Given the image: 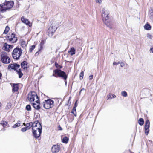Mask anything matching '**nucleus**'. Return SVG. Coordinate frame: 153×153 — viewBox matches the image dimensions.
<instances>
[{
  "label": "nucleus",
  "mask_w": 153,
  "mask_h": 153,
  "mask_svg": "<svg viewBox=\"0 0 153 153\" xmlns=\"http://www.w3.org/2000/svg\"><path fill=\"white\" fill-rule=\"evenodd\" d=\"M150 124L149 120L147 119L145 122L144 126L145 133L146 135L148 134L149 132Z\"/></svg>",
  "instance_id": "obj_10"
},
{
  "label": "nucleus",
  "mask_w": 153,
  "mask_h": 153,
  "mask_svg": "<svg viewBox=\"0 0 153 153\" xmlns=\"http://www.w3.org/2000/svg\"><path fill=\"white\" fill-rule=\"evenodd\" d=\"M59 130H62V128L60 126H59Z\"/></svg>",
  "instance_id": "obj_52"
},
{
  "label": "nucleus",
  "mask_w": 153,
  "mask_h": 153,
  "mask_svg": "<svg viewBox=\"0 0 153 153\" xmlns=\"http://www.w3.org/2000/svg\"><path fill=\"white\" fill-rule=\"evenodd\" d=\"M93 78V76L92 75H91L89 76V79L90 80H92Z\"/></svg>",
  "instance_id": "obj_49"
},
{
  "label": "nucleus",
  "mask_w": 153,
  "mask_h": 153,
  "mask_svg": "<svg viewBox=\"0 0 153 153\" xmlns=\"http://www.w3.org/2000/svg\"><path fill=\"white\" fill-rule=\"evenodd\" d=\"M85 90V89L84 88H82L81 90H80V91H83V90Z\"/></svg>",
  "instance_id": "obj_55"
},
{
  "label": "nucleus",
  "mask_w": 153,
  "mask_h": 153,
  "mask_svg": "<svg viewBox=\"0 0 153 153\" xmlns=\"http://www.w3.org/2000/svg\"><path fill=\"white\" fill-rule=\"evenodd\" d=\"M147 38L150 39H152V36L150 33H148L147 34Z\"/></svg>",
  "instance_id": "obj_37"
},
{
  "label": "nucleus",
  "mask_w": 153,
  "mask_h": 153,
  "mask_svg": "<svg viewBox=\"0 0 153 153\" xmlns=\"http://www.w3.org/2000/svg\"><path fill=\"white\" fill-rule=\"evenodd\" d=\"M21 122L20 121H18L17 123L13 125L12 126L13 128H15L16 127H19L20 126Z\"/></svg>",
  "instance_id": "obj_22"
},
{
  "label": "nucleus",
  "mask_w": 153,
  "mask_h": 153,
  "mask_svg": "<svg viewBox=\"0 0 153 153\" xmlns=\"http://www.w3.org/2000/svg\"><path fill=\"white\" fill-rule=\"evenodd\" d=\"M28 111H30L31 110V108L30 105H27L25 108Z\"/></svg>",
  "instance_id": "obj_26"
},
{
  "label": "nucleus",
  "mask_w": 153,
  "mask_h": 153,
  "mask_svg": "<svg viewBox=\"0 0 153 153\" xmlns=\"http://www.w3.org/2000/svg\"><path fill=\"white\" fill-rule=\"evenodd\" d=\"M20 66L17 63L11 64L9 65L8 67V69H12L14 70H16L17 69L19 68Z\"/></svg>",
  "instance_id": "obj_12"
},
{
  "label": "nucleus",
  "mask_w": 153,
  "mask_h": 153,
  "mask_svg": "<svg viewBox=\"0 0 153 153\" xmlns=\"http://www.w3.org/2000/svg\"><path fill=\"white\" fill-rule=\"evenodd\" d=\"M60 149L59 145H53L52 147L51 151L53 153L58 152Z\"/></svg>",
  "instance_id": "obj_11"
},
{
  "label": "nucleus",
  "mask_w": 153,
  "mask_h": 153,
  "mask_svg": "<svg viewBox=\"0 0 153 153\" xmlns=\"http://www.w3.org/2000/svg\"><path fill=\"white\" fill-rule=\"evenodd\" d=\"M120 66L121 67H123L125 65V64L123 62H121L120 63Z\"/></svg>",
  "instance_id": "obj_45"
},
{
  "label": "nucleus",
  "mask_w": 153,
  "mask_h": 153,
  "mask_svg": "<svg viewBox=\"0 0 153 153\" xmlns=\"http://www.w3.org/2000/svg\"><path fill=\"white\" fill-rule=\"evenodd\" d=\"M150 51L152 53H153V48H151L150 49Z\"/></svg>",
  "instance_id": "obj_50"
},
{
  "label": "nucleus",
  "mask_w": 153,
  "mask_h": 153,
  "mask_svg": "<svg viewBox=\"0 0 153 153\" xmlns=\"http://www.w3.org/2000/svg\"><path fill=\"white\" fill-rule=\"evenodd\" d=\"M121 94L122 96L124 97H126L127 96V93L125 91H122Z\"/></svg>",
  "instance_id": "obj_29"
},
{
  "label": "nucleus",
  "mask_w": 153,
  "mask_h": 153,
  "mask_svg": "<svg viewBox=\"0 0 153 153\" xmlns=\"http://www.w3.org/2000/svg\"><path fill=\"white\" fill-rule=\"evenodd\" d=\"M81 91H79V95H80V94H81Z\"/></svg>",
  "instance_id": "obj_57"
},
{
  "label": "nucleus",
  "mask_w": 153,
  "mask_h": 153,
  "mask_svg": "<svg viewBox=\"0 0 153 153\" xmlns=\"http://www.w3.org/2000/svg\"><path fill=\"white\" fill-rule=\"evenodd\" d=\"M23 68V69L24 70H25V69H27V68H28L27 67H25V66H24Z\"/></svg>",
  "instance_id": "obj_53"
},
{
  "label": "nucleus",
  "mask_w": 153,
  "mask_h": 153,
  "mask_svg": "<svg viewBox=\"0 0 153 153\" xmlns=\"http://www.w3.org/2000/svg\"><path fill=\"white\" fill-rule=\"evenodd\" d=\"M55 66L57 68L60 67V66L56 62H55Z\"/></svg>",
  "instance_id": "obj_42"
},
{
  "label": "nucleus",
  "mask_w": 153,
  "mask_h": 153,
  "mask_svg": "<svg viewBox=\"0 0 153 153\" xmlns=\"http://www.w3.org/2000/svg\"><path fill=\"white\" fill-rule=\"evenodd\" d=\"M15 36H16V35L15 34H14L13 33H12L11 36L10 38H9V41H12V39H12L15 37H16Z\"/></svg>",
  "instance_id": "obj_30"
},
{
  "label": "nucleus",
  "mask_w": 153,
  "mask_h": 153,
  "mask_svg": "<svg viewBox=\"0 0 153 153\" xmlns=\"http://www.w3.org/2000/svg\"><path fill=\"white\" fill-rule=\"evenodd\" d=\"M41 52L39 51H38L35 54V56H37Z\"/></svg>",
  "instance_id": "obj_44"
},
{
  "label": "nucleus",
  "mask_w": 153,
  "mask_h": 153,
  "mask_svg": "<svg viewBox=\"0 0 153 153\" xmlns=\"http://www.w3.org/2000/svg\"><path fill=\"white\" fill-rule=\"evenodd\" d=\"M74 117H73V118L72 119V120H71L72 121L73 120V119H74Z\"/></svg>",
  "instance_id": "obj_58"
},
{
  "label": "nucleus",
  "mask_w": 153,
  "mask_h": 153,
  "mask_svg": "<svg viewBox=\"0 0 153 153\" xmlns=\"http://www.w3.org/2000/svg\"><path fill=\"white\" fill-rule=\"evenodd\" d=\"M2 76L1 73L0 72V79H1Z\"/></svg>",
  "instance_id": "obj_54"
},
{
  "label": "nucleus",
  "mask_w": 153,
  "mask_h": 153,
  "mask_svg": "<svg viewBox=\"0 0 153 153\" xmlns=\"http://www.w3.org/2000/svg\"><path fill=\"white\" fill-rule=\"evenodd\" d=\"M102 20L105 24L110 29L112 28V26L110 23V20L109 19L108 13L105 8H103L102 10Z\"/></svg>",
  "instance_id": "obj_1"
},
{
  "label": "nucleus",
  "mask_w": 153,
  "mask_h": 153,
  "mask_svg": "<svg viewBox=\"0 0 153 153\" xmlns=\"http://www.w3.org/2000/svg\"><path fill=\"white\" fill-rule=\"evenodd\" d=\"M1 61L4 64H8L10 63V59L8 56L5 52H2L1 55Z\"/></svg>",
  "instance_id": "obj_6"
},
{
  "label": "nucleus",
  "mask_w": 153,
  "mask_h": 153,
  "mask_svg": "<svg viewBox=\"0 0 153 153\" xmlns=\"http://www.w3.org/2000/svg\"><path fill=\"white\" fill-rule=\"evenodd\" d=\"M7 122L5 121H2L1 123V124L3 126V127L6 126L7 124Z\"/></svg>",
  "instance_id": "obj_27"
},
{
  "label": "nucleus",
  "mask_w": 153,
  "mask_h": 153,
  "mask_svg": "<svg viewBox=\"0 0 153 153\" xmlns=\"http://www.w3.org/2000/svg\"><path fill=\"white\" fill-rule=\"evenodd\" d=\"M14 5L12 1H6L0 5V11L3 12L11 8Z\"/></svg>",
  "instance_id": "obj_3"
},
{
  "label": "nucleus",
  "mask_w": 153,
  "mask_h": 153,
  "mask_svg": "<svg viewBox=\"0 0 153 153\" xmlns=\"http://www.w3.org/2000/svg\"><path fill=\"white\" fill-rule=\"evenodd\" d=\"M35 97L37 100L39 99L38 96L35 92H31L28 95V99L30 102L34 101Z\"/></svg>",
  "instance_id": "obj_8"
},
{
  "label": "nucleus",
  "mask_w": 153,
  "mask_h": 153,
  "mask_svg": "<svg viewBox=\"0 0 153 153\" xmlns=\"http://www.w3.org/2000/svg\"><path fill=\"white\" fill-rule=\"evenodd\" d=\"M45 41L44 40H42L41 41V42L40 44V45H43L45 44Z\"/></svg>",
  "instance_id": "obj_40"
},
{
  "label": "nucleus",
  "mask_w": 153,
  "mask_h": 153,
  "mask_svg": "<svg viewBox=\"0 0 153 153\" xmlns=\"http://www.w3.org/2000/svg\"><path fill=\"white\" fill-rule=\"evenodd\" d=\"M12 46L9 45L7 43H5L4 44L3 49L4 50L9 52L10 51V50L12 49Z\"/></svg>",
  "instance_id": "obj_13"
},
{
  "label": "nucleus",
  "mask_w": 153,
  "mask_h": 153,
  "mask_svg": "<svg viewBox=\"0 0 153 153\" xmlns=\"http://www.w3.org/2000/svg\"><path fill=\"white\" fill-rule=\"evenodd\" d=\"M39 48L38 50L39 51H40L41 52V50H42L43 48V45H39Z\"/></svg>",
  "instance_id": "obj_41"
},
{
  "label": "nucleus",
  "mask_w": 153,
  "mask_h": 153,
  "mask_svg": "<svg viewBox=\"0 0 153 153\" xmlns=\"http://www.w3.org/2000/svg\"><path fill=\"white\" fill-rule=\"evenodd\" d=\"M120 63V62H118L117 63L114 62L113 63V65H116L119 64Z\"/></svg>",
  "instance_id": "obj_48"
},
{
  "label": "nucleus",
  "mask_w": 153,
  "mask_h": 153,
  "mask_svg": "<svg viewBox=\"0 0 153 153\" xmlns=\"http://www.w3.org/2000/svg\"><path fill=\"white\" fill-rule=\"evenodd\" d=\"M18 74L19 75V77L20 78H21L23 75V74L22 72L18 73Z\"/></svg>",
  "instance_id": "obj_38"
},
{
  "label": "nucleus",
  "mask_w": 153,
  "mask_h": 153,
  "mask_svg": "<svg viewBox=\"0 0 153 153\" xmlns=\"http://www.w3.org/2000/svg\"><path fill=\"white\" fill-rule=\"evenodd\" d=\"M12 39H12V41H10L11 42H12L13 43H14L16 42L17 41V40H18L17 38L16 37H14V38H13Z\"/></svg>",
  "instance_id": "obj_34"
},
{
  "label": "nucleus",
  "mask_w": 153,
  "mask_h": 153,
  "mask_svg": "<svg viewBox=\"0 0 153 153\" xmlns=\"http://www.w3.org/2000/svg\"><path fill=\"white\" fill-rule=\"evenodd\" d=\"M35 45H33L31 46L29 48V51L31 52L35 48Z\"/></svg>",
  "instance_id": "obj_28"
},
{
  "label": "nucleus",
  "mask_w": 153,
  "mask_h": 153,
  "mask_svg": "<svg viewBox=\"0 0 153 153\" xmlns=\"http://www.w3.org/2000/svg\"><path fill=\"white\" fill-rule=\"evenodd\" d=\"M32 133L34 137L38 139L42 133V130L40 128L35 129V128H32Z\"/></svg>",
  "instance_id": "obj_7"
},
{
  "label": "nucleus",
  "mask_w": 153,
  "mask_h": 153,
  "mask_svg": "<svg viewBox=\"0 0 153 153\" xmlns=\"http://www.w3.org/2000/svg\"><path fill=\"white\" fill-rule=\"evenodd\" d=\"M16 71L17 72V73L22 72L21 70L20 69H19L18 70H16Z\"/></svg>",
  "instance_id": "obj_47"
},
{
  "label": "nucleus",
  "mask_w": 153,
  "mask_h": 153,
  "mask_svg": "<svg viewBox=\"0 0 153 153\" xmlns=\"http://www.w3.org/2000/svg\"><path fill=\"white\" fill-rule=\"evenodd\" d=\"M33 124L34 125H33V127L32 128H35V129L37 128H40L42 130V126L39 121H37L36 123L35 122Z\"/></svg>",
  "instance_id": "obj_16"
},
{
  "label": "nucleus",
  "mask_w": 153,
  "mask_h": 153,
  "mask_svg": "<svg viewBox=\"0 0 153 153\" xmlns=\"http://www.w3.org/2000/svg\"><path fill=\"white\" fill-rule=\"evenodd\" d=\"M11 103H8L6 105V109H9L11 108Z\"/></svg>",
  "instance_id": "obj_33"
},
{
  "label": "nucleus",
  "mask_w": 153,
  "mask_h": 153,
  "mask_svg": "<svg viewBox=\"0 0 153 153\" xmlns=\"http://www.w3.org/2000/svg\"><path fill=\"white\" fill-rule=\"evenodd\" d=\"M28 129L26 127H24L21 128V131L22 132H24L26 131Z\"/></svg>",
  "instance_id": "obj_35"
},
{
  "label": "nucleus",
  "mask_w": 153,
  "mask_h": 153,
  "mask_svg": "<svg viewBox=\"0 0 153 153\" xmlns=\"http://www.w3.org/2000/svg\"><path fill=\"white\" fill-rule=\"evenodd\" d=\"M75 49L73 47L71 48L70 51H68L69 53H71V55H73L75 54Z\"/></svg>",
  "instance_id": "obj_20"
},
{
  "label": "nucleus",
  "mask_w": 153,
  "mask_h": 153,
  "mask_svg": "<svg viewBox=\"0 0 153 153\" xmlns=\"http://www.w3.org/2000/svg\"><path fill=\"white\" fill-rule=\"evenodd\" d=\"M111 94H110L108 96V98L107 99H112V98L111 97Z\"/></svg>",
  "instance_id": "obj_46"
},
{
  "label": "nucleus",
  "mask_w": 153,
  "mask_h": 153,
  "mask_svg": "<svg viewBox=\"0 0 153 153\" xmlns=\"http://www.w3.org/2000/svg\"><path fill=\"white\" fill-rule=\"evenodd\" d=\"M53 72V74L52 76H54L56 77H57V76H59L61 77L64 80H65V85H66L67 82L66 79L68 77L67 75L66 74V73L64 71L61 70L60 69H55V70Z\"/></svg>",
  "instance_id": "obj_2"
},
{
  "label": "nucleus",
  "mask_w": 153,
  "mask_h": 153,
  "mask_svg": "<svg viewBox=\"0 0 153 153\" xmlns=\"http://www.w3.org/2000/svg\"><path fill=\"white\" fill-rule=\"evenodd\" d=\"M76 108L73 106V108L71 112V113L73 114L75 116H76Z\"/></svg>",
  "instance_id": "obj_24"
},
{
  "label": "nucleus",
  "mask_w": 153,
  "mask_h": 153,
  "mask_svg": "<svg viewBox=\"0 0 153 153\" xmlns=\"http://www.w3.org/2000/svg\"><path fill=\"white\" fill-rule=\"evenodd\" d=\"M111 96H112V98H115L116 97V96L114 94H111Z\"/></svg>",
  "instance_id": "obj_51"
},
{
  "label": "nucleus",
  "mask_w": 153,
  "mask_h": 153,
  "mask_svg": "<svg viewBox=\"0 0 153 153\" xmlns=\"http://www.w3.org/2000/svg\"><path fill=\"white\" fill-rule=\"evenodd\" d=\"M21 20L23 23L25 24L26 25H28L29 26H30V22L27 19L23 17H22L21 18Z\"/></svg>",
  "instance_id": "obj_17"
},
{
  "label": "nucleus",
  "mask_w": 153,
  "mask_h": 153,
  "mask_svg": "<svg viewBox=\"0 0 153 153\" xmlns=\"http://www.w3.org/2000/svg\"><path fill=\"white\" fill-rule=\"evenodd\" d=\"M138 123L139 124L140 126L143 125L144 123L143 119L140 118L138 120Z\"/></svg>",
  "instance_id": "obj_23"
},
{
  "label": "nucleus",
  "mask_w": 153,
  "mask_h": 153,
  "mask_svg": "<svg viewBox=\"0 0 153 153\" xmlns=\"http://www.w3.org/2000/svg\"><path fill=\"white\" fill-rule=\"evenodd\" d=\"M22 53L21 48L17 47L13 50L12 54V57L14 59L18 60L21 56Z\"/></svg>",
  "instance_id": "obj_4"
},
{
  "label": "nucleus",
  "mask_w": 153,
  "mask_h": 153,
  "mask_svg": "<svg viewBox=\"0 0 153 153\" xmlns=\"http://www.w3.org/2000/svg\"><path fill=\"white\" fill-rule=\"evenodd\" d=\"M95 1L97 3H99V4H101L102 2L101 0H95Z\"/></svg>",
  "instance_id": "obj_43"
},
{
  "label": "nucleus",
  "mask_w": 153,
  "mask_h": 153,
  "mask_svg": "<svg viewBox=\"0 0 153 153\" xmlns=\"http://www.w3.org/2000/svg\"><path fill=\"white\" fill-rule=\"evenodd\" d=\"M36 103H32L33 107L36 110H38L40 108V102L39 100V99L37 100L36 101Z\"/></svg>",
  "instance_id": "obj_14"
},
{
  "label": "nucleus",
  "mask_w": 153,
  "mask_h": 153,
  "mask_svg": "<svg viewBox=\"0 0 153 153\" xmlns=\"http://www.w3.org/2000/svg\"><path fill=\"white\" fill-rule=\"evenodd\" d=\"M69 140V138L66 136H65L63 138L62 141V142L65 143L67 144L68 143Z\"/></svg>",
  "instance_id": "obj_19"
},
{
  "label": "nucleus",
  "mask_w": 153,
  "mask_h": 153,
  "mask_svg": "<svg viewBox=\"0 0 153 153\" xmlns=\"http://www.w3.org/2000/svg\"><path fill=\"white\" fill-rule=\"evenodd\" d=\"M83 76H84V72L82 71L80 73V74L79 75V77H80V80H82V79L83 78Z\"/></svg>",
  "instance_id": "obj_32"
},
{
  "label": "nucleus",
  "mask_w": 153,
  "mask_h": 153,
  "mask_svg": "<svg viewBox=\"0 0 153 153\" xmlns=\"http://www.w3.org/2000/svg\"><path fill=\"white\" fill-rule=\"evenodd\" d=\"M33 125H34V124L32 122L26 124V127L28 130L31 127H33Z\"/></svg>",
  "instance_id": "obj_18"
},
{
  "label": "nucleus",
  "mask_w": 153,
  "mask_h": 153,
  "mask_svg": "<svg viewBox=\"0 0 153 153\" xmlns=\"http://www.w3.org/2000/svg\"><path fill=\"white\" fill-rule=\"evenodd\" d=\"M19 88L18 83H13L12 85V91L13 92H17Z\"/></svg>",
  "instance_id": "obj_15"
},
{
  "label": "nucleus",
  "mask_w": 153,
  "mask_h": 153,
  "mask_svg": "<svg viewBox=\"0 0 153 153\" xmlns=\"http://www.w3.org/2000/svg\"><path fill=\"white\" fill-rule=\"evenodd\" d=\"M21 45L22 47H24L26 46V44L25 42L24 41H23L21 42Z\"/></svg>",
  "instance_id": "obj_36"
},
{
  "label": "nucleus",
  "mask_w": 153,
  "mask_h": 153,
  "mask_svg": "<svg viewBox=\"0 0 153 153\" xmlns=\"http://www.w3.org/2000/svg\"><path fill=\"white\" fill-rule=\"evenodd\" d=\"M78 100H77L76 102H75L74 105V107H76L77 106L78 103Z\"/></svg>",
  "instance_id": "obj_39"
},
{
  "label": "nucleus",
  "mask_w": 153,
  "mask_h": 153,
  "mask_svg": "<svg viewBox=\"0 0 153 153\" xmlns=\"http://www.w3.org/2000/svg\"><path fill=\"white\" fill-rule=\"evenodd\" d=\"M23 125L24 126H26V125L25 123H23Z\"/></svg>",
  "instance_id": "obj_56"
},
{
  "label": "nucleus",
  "mask_w": 153,
  "mask_h": 153,
  "mask_svg": "<svg viewBox=\"0 0 153 153\" xmlns=\"http://www.w3.org/2000/svg\"><path fill=\"white\" fill-rule=\"evenodd\" d=\"M144 29L147 30H149L151 29V27L149 24H146L144 26Z\"/></svg>",
  "instance_id": "obj_21"
},
{
  "label": "nucleus",
  "mask_w": 153,
  "mask_h": 153,
  "mask_svg": "<svg viewBox=\"0 0 153 153\" xmlns=\"http://www.w3.org/2000/svg\"><path fill=\"white\" fill-rule=\"evenodd\" d=\"M9 30V27L8 26H7L6 27L5 29L3 32V34H6Z\"/></svg>",
  "instance_id": "obj_31"
},
{
  "label": "nucleus",
  "mask_w": 153,
  "mask_h": 153,
  "mask_svg": "<svg viewBox=\"0 0 153 153\" xmlns=\"http://www.w3.org/2000/svg\"><path fill=\"white\" fill-rule=\"evenodd\" d=\"M43 107L46 109H49L52 108L54 105V101L51 99H48L45 100L43 103Z\"/></svg>",
  "instance_id": "obj_5"
},
{
  "label": "nucleus",
  "mask_w": 153,
  "mask_h": 153,
  "mask_svg": "<svg viewBox=\"0 0 153 153\" xmlns=\"http://www.w3.org/2000/svg\"><path fill=\"white\" fill-rule=\"evenodd\" d=\"M57 29V27L55 26H50L48 30L47 31L48 36L50 37H52Z\"/></svg>",
  "instance_id": "obj_9"
},
{
  "label": "nucleus",
  "mask_w": 153,
  "mask_h": 153,
  "mask_svg": "<svg viewBox=\"0 0 153 153\" xmlns=\"http://www.w3.org/2000/svg\"><path fill=\"white\" fill-rule=\"evenodd\" d=\"M27 62L25 61L22 62L21 64V66L22 68H23L25 65H27Z\"/></svg>",
  "instance_id": "obj_25"
}]
</instances>
